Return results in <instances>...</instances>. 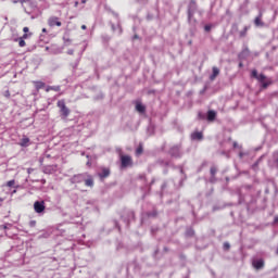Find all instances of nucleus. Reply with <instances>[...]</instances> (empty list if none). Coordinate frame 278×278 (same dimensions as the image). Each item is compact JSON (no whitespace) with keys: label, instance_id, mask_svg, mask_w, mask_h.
<instances>
[{"label":"nucleus","instance_id":"obj_33","mask_svg":"<svg viewBox=\"0 0 278 278\" xmlns=\"http://www.w3.org/2000/svg\"><path fill=\"white\" fill-rule=\"evenodd\" d=\"M42 34H47V28H42Z\"/></svg>","mask_w":278,"mask_h":278},{"label":"nucleus","instance_id":"obj_28","mask_svg":"<svg viewBox=\"0 0 278 278\" xmlns=\"http://www.w3.org/2000/svg\"><path fill=\"white\" fill-rule=\"evenodd\" d=\"M67 53H68V55H73L74 51L73 50H68Z\"/></svg>","mask_w":278,"mask_h":278},{"label":"nucleus","instance_id":"obj_36","mask_svg":"<svg viewBox=\"0 0 278 278\" xmlns=\"http://www.w3.org/2000/svg\"><path fill=\"white\" fill-rule=\"evenodd\" d=\"M23 38H27V34H25V35L23 36Z\"/></svg>","mask_w":278,"mask_h":278},{"label":"nucleus","instance_id":"obj_14","mask_svg":"<svg viewBox=\"0 0 278 278\" xmlns=\"http://www.w3.org/2000/svg\"><path fill=\"white\" fill-rule=\"evenodd\" d=\"M207 121H210L211 123L213 121H216V113L214 111H208L207 112Z\"/></svg>","mask_w":278,"mask_h":278},{"label":"nucleus","instance_id":"obj_5","mask_svg":"<svg viewBox=\"0 0 278 278\" xmlns=\"http://www.w3.org/2000/svg\"><path fill=\"white\" fill-rule=\"evenodd\" d=\"M86 177V173L74 175L70 181L71 184H81Z\"/></svg>","mask_w":278,"mask_h":278},{"label":"nucleus","instance_id":"obj_12","mask_svg":"<svg viewBox=\"0 0 278 278\" xmlns=\"http://www.w3.org/2000/svg\"><path fill=\"white\" fill-rule=\"evenodd\" d=\"M191 138H192V140H203V132H199V131L193 132L191 135Z\"/></svg>","mask_w":278,"mask_h":278},{"label":"nucleus","instance_id":"obj_20","mask_svg":"<svg viewBox=\"0 0 278 278\" xmlns=\"http://www.w3.org/2000/svg\"><path fill=\"white\" fill-rule=\"evenodd\" d=\"M142 151H143L142 146H139V147L137 148V150H136V154H137V155H142Z\"/></svg>","mask_w":278,"mask_h":278},{"label":"nucleus","instance_id":"obj_27","mask_svg":"<svg viewBox=\"0 0 278 278\" xmlns=\"http://www.w3.org/2000/svg\"><path fill=\"white\" fill-rule=\"evenodd\" d=\"M23 31H24V34H27L29 31V27H24Z\"/></svg>","mask_w":278,"mask_h":278},{"label":"nucleus","instance_id":"obj_35","mask_svg":"<svg viewBox=\"0 0 278 278\" xmlns=\"http://www.w3.org/2000/svg\"><path fill=\"white\" fill-rule=\"evenodd\" d=\"M12 194H16V189L12 191Z\"/></svg>","mask_w":278,"mask_h":278},{"label":"nucleus","instance_id":"obj_23","mask_svg":"<svg viewBox=\"0 0 278 278\" xmlns=\"http://www.w3.org/2000/svg\"><path fill=\"white\" fill-rule=\"evenodd\" d=\"M204 30H205V31H212V26L205 25V26H204Z\"/></svg>","mask_w":278,"mask_h":278},{"label":"nucleus","instance_id":"obj_17","mask_svg":"<svg viewBox=\"0 0 278 278\" xmlns=\"http://www.w3.org/2000/svg\"><path fill=\"white\" fill-rule=\"evenodd\" d=\"M247 31H249V27H244L243 30L240 31V37L244 38V36H247Z\"/></svg>","mask_w":278,"mask_h":278},{"label":"nucleus","instance_id":"obj_11","mask_svg":"<svg viewBox=\"0 0 278 278\" xmlns=\"http://www.w3.org/2000/svg\"><path fill=\"white\" fill-rule=\"evenodd\" d=\"M254 24L256 27H264V22H262V13L255 17Z\"/></svg>","mask_w":278,"mask_h":278},{"label":"nucleus","instance_id":"obj_10","mask_svg":"<svg viewBox=\"0 0 278 278\" xmlns=\"http://www.w3.org/2000/svg\"><path fill=\"white\" fill-rule=\"evenodd\" d=\"M136 110L139 112V114H144V112H147V106H144L141 102H137Z\"/></svg>","mask_w":278,"mask_h":278},{"label":"nucleus","instance_id":"obj_32","mask_svg":"<svg viewBox=\"0 0 278 278\" xmlns=\"http://www.w3.org/2000/svg\"><path fill=\"white\" fill-rule=\"evenodd\" d=\"M274 223H278V216L274 218Z\"/></svg>","mask_w":278,"mask_h":278},{"label":"nucleus","instance_id":"obj_29","mask_svg":"<svg viewBox=\"0 0 278 278\" xmlns=\"http://www.w3.org/2000/svg\"><path fill=\"white\" fill-rule=\"evenodd\" d=\"M108 175H110V169H105V177H108Z\"/></svg>","mask_w":278,"mask_h":278},{"label":"nucleus","instance_id":"obj_9","mask_svg":"<svg viewBox=\"0 0 278 278\" xmlns=\"http://www.w3.org/2000/svg\"><path fill=\"white\" fill-rule=\"evenodd\" d=\"M212 71L213 74L210 76V79L211 81H214V79H216V77L220 75V70L216 66H213Z\"/></svg>","mask_w":278,"mask_h":278},{"label":"nucleus","instance_id":"obj_18","mask_svg":"<svg viewBox=\"0 0 278 278\" xmlns=\"http://www.w3.org/2000/svg\"><path fill=\"white\" fill-rule=\"evenodd\" d=\"M217 172H218V169L215 166L211 167V169H210L212 177H214Z\"/></svg>","mask_w":278,"mask_h":278},{"label":"nucleus","instance_id":"obj_31","mask_svg":"<svg viewBox=\"0 0 278 278\" xmlns=\"http://www.w3.org/2000/svg\"><path fill=\"white\" fill-rule=\"evenodd\" d=\"M101 177H105V170H102Z\"/></svg>","mask_w":278,"mask_h":278},{"label":"nucleus","instance_id":"obj_37","mask_svg":"<svg viewBox=\"0 0 278 278\" xmlns=\"http://www.w3.org/2000/svg\"><path fill=\"white\" fill-rule=\"evenodd\" d=\"M87 166H90V162H87Z\"/></svg>","mask_w":278,"mask_h":278},{"label":"nucleus","instance_id":"obj_8","mask_svg":"<svg viewBox=\"0 0 278 278\" xmlns=\"http://www.w3.org/2000/svg\"><path fill=\"white\" fill-rule=\"evenodd\" d=\"M253 267L256 269V270H261V268H264V260H256V261H253Z\"/></svg>","mask_w":278,"mask_h":278},{"label":"nucleus","instance_id":"obj_26","mask_svg":"<svg viewBox=\"0 0 278 278\" xmlns=\"http://www.w3.org/2000/svg\"><path fill=\"white\" fill-rule=\"evenodd\" d=\"M257 166H260V161H256V162L252 165V168H257Z\"/></svg>","mask_w":278,"mask_h":278},{"label":"nucleus","instance_id":"obj_25","mask_svg":"<svg viewBox=\"0 0 278 278\" xmlns=\"http://www.w3.org/2000/svg\"><path fill=\"white\" fill-rule=\"evenodd\" d=\"M29 227H36V220H30L29 222Z\"/></svg>","mask_w":278,"mask_h":278},{"label":"nucleus","instance_id":"obj_3","mask_svg":"<svg viewBox=\"0 0 278 278\" xmlns=\"http://www.w3.org/2000/svg\"><path fill=\"white\" fill-rule=\"evenodd\" d=\"M49 27H62V22H60V17L58 16H50L48 18Z\"/></svg>","mask_w":278,"mask_h":278},{"label":"nucleus","instance_id":"obj_6","mask_svg":"<svg viewBox=\"0 0 278 278\" xmlns=\"http://www.w3.org/2000/svg\"><path fill=\"white\" fill-rule=\"evenodd\" d=\"M34 210L37 214H42V212H45V202L36 201L34 203Z\"/></svg>","mask_w":278,"mask_h":278},{"label":"nucleus","instance_id":"obj_22","mask_svg":"<svg viewBox=\"0 0 278 278\" xmlns=\"http://www.w3.org/2000/svg\"><path fill=\"white\" fill-rule=\"evenodd\" d=\"M229 249H231V245L228 242H225L224 243V250L229 251Z\"/></svg>","mask_w":278,"mask_h":278},{"label":"nucleus","instance_id":"obj_34","mask_svg":"<svg viewBox=\"0 0 278 278\" xmlns=\"http://www.w3.org/2000/svg\"><path fill=\"white\" fill-rule=\"evenodd\" d=\"M81 29H87L86 25H83V26H81Z\"/></svg>","mask_w":278,"mask_h":278},{"label":"nucleus","instance_id":"obj_2","mask_svg":"<svg viewBox=\"0 0 278 278\" xmlns=\"http://www.w3.org/2000/svg\"><path fill=\"white\" fill-rule=\"evenodd\" d=\"M121 166L123 168H129V166H134V160L130 155H121Z\"/></svg>","mask_w":278,"mask_h":278},{"label":"nucleus","instance_id":"obj_19","mask_svg":"<svg viewBox=\"0 0 278 278\" xmlns=\"http://www.w3.org/2000/svg\"><path fill=\"white\" fill-rule=\"evenodd\" d=\"M15 184H16L15 180H9V181L7 182V186H8V188H13V186H15Z\"/></svg>","mask_w":278,"mask_h":278},{"label":"nucleus","instance_id":"obj_7","mask_svg":"<svg viewBox=\"0 0 278 278\" xmlns=\"http://www.w3.org/2000/svg\"><path fill=\"white\" fill-rule=\"evenodd\" d=\"M251 77H253L254 79H257V81H260V84L266 81V75L264 74H257V70H253L251 73Z\"/></svg>","mask_w":278,"mask_h":278},{"label":"nucleus","instance_id":"obj_13","mask_svg":"<svg viewBox=\"0 0 278 278\" xmlns=\"http://www.w3.org/2000/svg\"><path fill=\"white\" fill-rule=\"evenodd\" d=\"M20 147H29V138L23 137L20 141Z\"/></svg>","mask_w":278,"mask_h":278},{"label":"nucleus","instance_id":"obj_30","mask_svg":"<svg viewBox=\"0 0 278 278\" xmlns=\"http://www.w3.org/2000/svg\"><path fill=\"white\" fill-rule=\"evenodd\" d=\"M43 86H45V84H43V83H39L38 88H42Z\"/></svg>","mask_w":278,"mask_h":278},{"label":"nucleus","instance_id":"obj_16","mask_svg":"<svg viewBox=\"0 0 278 278\" xmlns=\"http://www.w3.org/2000/svg\"><path fill=\"white\" fill-rule=\"evenodd\" d=\"M49 90H54V92H60V86H50L46 89V91L49 92Z\"/></svg>","mask_w":278,"mask_h":278},{"label":"nucleus","instance_id":"obj_4","mask_svg":"<svg viewBox=\"0 0 278 278\" xmlns=\"http://www.w3.org/2000/svg\"><path fill=\"white\" fill-rule=\"evenodd\" d=\"M83 181L85 182V186H87V188H92L94 186V178L88 173L85 174V178Z\"/></svg>","mask_w":278,"mask_h":278},{"label":"nucleus","instance_id":"obj_15","mask_svg":"<svg viewBox=\"0 0 278 278\" xmlns=\"http://www.w3.org/2000/svg\"><path fill=\"white\" fill-rule=\"evenodd\" d=\"M262 84V88L264 90H266V88H268V86H273V80L268 79V80H264Z\"/></svg>","mask_w":278,"mask_h":278},{"label":"nucleus","instance_id":"obj_1","mask_svg":"<svg viewBox=\"0 0 278 278\" xmlns=\"http://www.w3.org/2000/svg\"><path fill=\"white\" fill-rule=\"evenodd\" d=\"M56 105L60 110L62 118H68L71 115V109L66 106V102L64 100H59Z\"/></svg>","mask_w":278,"mask_h":278},{"label":"nucleus","instance_id":"obj_21","mask_svg":"<svg viewBox=\"0 0 278 278\" xmlns=\"http://www.w3.org/2000/svg\"><path fill=\"white\" fill-rule=\"evenodd\" d=\"M274 157H275V164H277V167H278V150L274 152Z\"/></svg>","mask_w":278,"mask_h":278},{"label":"nucleus","instance_id":"obj_24","mask_svg":"<svg viewBox=\"0 0 278 278\" xmlns=\"http://www.w3.org/2000/svg\"><path fill=\"white\" fill-rule=\"evenodd\" d=\"M18 45H20V47H25V40H23V39H21L20 41H18Z\"/></svg>","mask_w":278,"mask_h":278}]
</instances>
